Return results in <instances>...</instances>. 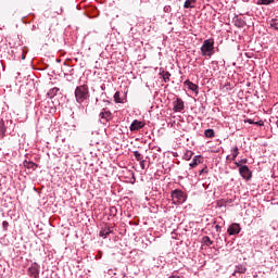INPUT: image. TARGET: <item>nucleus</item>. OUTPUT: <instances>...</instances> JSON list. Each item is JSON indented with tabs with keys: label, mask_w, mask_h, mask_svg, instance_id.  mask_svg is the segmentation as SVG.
<instances>
[{
	"label": "nucleus",
	"mask_w": 278,
	"mask_h": 278,
	"mask_svg": "<svg viewBox=\"0 0 278 278\" xmlns=\"http://www.w3.org/2000/svg\"><path fill=\"white\" fill-rule=\"evenodd\" d=\"M75 99L76 102L79 103V105L90 99V90L88 89L87 85L76 87Z\"/></svg>",
	"instance_id": "obj_1"
},
{
	"label": "nucleus",
	"mask_w": 278,
	"mask_h": 278,
	"mask_svg": "<svg viewBox=\"0 0 278 278\" xmlns=\"http://www.w3.org/2000/svg\"><path fill=\"white\" fill-rule=\"evenodd\" d=\"M200 51L204 58H212L214 55V39H205L200 48Z\"/></svg>",
	"instance_id": "obj_2"
},
{
	"label": "nucleus",
	"mask_w": 278,
	"mask_h": 278,
	"mask_svg": "<svg viewBox=\"0 0 278 278\" xmlns=\"http://www.w3.org/2000/svg\"><path fill=\"white\" fill-rule=\"evenodd\" d=\"M239 175H241L242 179H245V181H251L253 172H251L247 165H243L239 168Z\"/></svg>",
	"instance_id": "obj_3"
},
{
	"label": "nucleus",
	"mask_w": 278,
	"mask_h": 278,
	"mask_svg": "<svg viewBox=\"0 0 278 278\" xmlns=\"http://www.w3.org/2000/svg\"><path fill=\"white\" fill-rule=\"evenodd\" d=\"M172 199L176 200L178 203H186V195L184 191L176 189L172 191Z\"/></svg>",
	"instance_id": "obj_4"
},
{
	"label": "nucleus",
	"mask_w": 278,
	"mask_h": 278,
	"mask_svg": "<svg viewBox=\"0 0 278 278\" xmlns=\"http://www.w3.org/2000/svg\"><path fill=\"white\" fill-rule=\"evenodd\" d=\"M28 275L34 278L40 277V265H38V263H33L28 268Z\"/></svg>",
	"instance_id": "obj_5"
},
{
	"label": "nucleus",
	"mask_w": 278,
	"mask_h": 278,
	"mask_svg": "<svg viewBox=\"0 0 278 278\" xmlns=\"http://www.w3.org/2000/svg\"><path fill=\"white\" fill-rule=\"evenodd\" d=\"M240 231H242V228L240 227V224L238 223H233L231 224L228 229H227V232L230 235V236H238V233H240Z\"/></svg>",
	"instance_id": "obj_6"
},
{
	"label": "nucleus",
	"mask_w": 278,
	"mask_h": 278,
	"mask_svg": "<svg viewBox=\"0 0 278 278\" xmlns=\"http://www.w3.org/2000/svg\"><path fill=\"white\" fill-rule=\"evenodd\" d=\"M100 123L105 125L109 121H112V112L103 110L100 114Z\"/></svg>",
	"instance_id": "obj_7"
},
{
	"label": "nucleus",
	"mask_w": 278,
	"mask_h": 278,
	"mask_svg": "<svg viewBox=\"0 0 278 278\" xmlns=\"http://www.w3.org/2000/svg\"><path fill=\"white\" fill-rule=\"evenodd\" d=\"M174 112H182V110L186 109V104L184 103V100L181 98H177L174 102Z\"/></svg>",
	"instance_id": "obj_8"
},
{
	"label": "nucleus",
	"mask_w": 278,
	"mask_h": 278,
	"mask_svg": "<svg viewBox=\"0 0 278 278\" xmlns=\"http://www.w3.org/2000/svg\"><path fill=\"white\" fill-rule=\"evenodd\" d=\"M9 16H11V18H15V20H21V18H25V15H23V13H21V10L18 9H11L9 11Z\"/></svg>",
	"instance_id": "obj_9"
},
{
	"label": "nucleus",
	"mask_w": 278,
	"mask_h": 278,
	"mask_svg": "<svg viewBox=\"0 0 278 278\" xmlns=\"http://www.w3.org/2000/svg\"><path fill=\"white\" fill-rule=\"evenodd\" d=\"M143 127H144V122H140L138 119H135L130 124V131H140V129H142Z\"/></svg>",
	"instance_id": "obj_10"
},
{
	"label": "nucleus",
	"mask_w": 278,
	"mask_h": 278,
	"mask_svg": "<svg viewBox=\"0 0 278 278\" xmlns=\"http://www.w3.org/2000/svg\"><path fill=\"white\" fill-rule=\"evenodd\" d=\"M184 85L195 94H199V85L190 81V79L185 80Z\"/></svg>",
	"instance_id": "obj_11"
},
{
	"label": "nucleus",
	"mask_w": 278,
	"mask_h": 278,
	"mask_svg": "<svg viewBox=\"0 0 278 278\" xmlns=\"http://www.w3.org/2000/svg\"><path fill=\"white\" fill-rule=\"evenodd\" d=\"M199 164H203V156L201 155H195L193 156L191 163L189 164V166L191 168H197V166H199Z\"/></svg>",
	"instance_id": "obj_12"
},
{
	"label": "nucleus",
	"mask_w": 278,
	"mask_h": 278,
	"mask_svg": "<svg viewBox=\"0 0 278 278\" xmlns=\"http://www.w3.org/2000/svg\"><path fill=\"white\" fill-rule=\"evenodd\" d=\"M112 228L110 227H104L101 229L100 231V238H108V236H110L112 233Z\"/></svg>",
	"instance_id": "obj_13"
},
{
	"label": "nucleus",
	"mask_w": 278,
	"mask_h": 278,
	"mask_svg": "<svg viewBox=\"0 0 278 278\" xmlns=\"http://www.w3.org/2000/svg\"><path fill=\"white\" fill-rule=\"evenodd\" d=\"M231 153H232V156H231V162H235L236 161V157H238V155H240V149H238V146H235L231 148Z\"/></svg>",
	"instance_id": "obj_14"
},
{
	"label": "nucleus",
	"mask_w": 278,
	"mask_h": 278,
	"mask_svg": "<svg viewBox=\"0 0 278 278\" xmlns=\"http://www.w3.org/2000/svg\"><path fill=\"white\" fill-rule=\"evenodd\" d=\"M236 273H239V275H244V273H247V267L244 265H237L232 275H236Z\"/></svg>",
	"instance_id": "obj_15"
},
{
	"label": "nucleus",
	"mask_w": 278,
	"mask_h": 278,
	"mask_svg": "<svg viewBox=\"0 0 278 278\" xmlns=\"http://www.w3.org/2000/svg\"><path fill=\"white\" fill-rule=\"evenodd\" d=\"M160 75L163 78V81H165V84H168V81H170V74L167 71H163L160 73Z\"/></svg>",
	"instance_id": "obj_16"
},
{
	"label": "nucleus",
	"mask_w": 278,
	"mask_h": 278,
	"mask_svg": "<svg viewBox=\"0 0 278 278\" xmlns=\"http://www.w3.org/2000/svg\"><path fill=\"white\" fill-rule=\"evenodd\" d=\"M58 92H60V88L54 87L48 91L47 96L49 97V99H53V97H55Z\"/></svg>",
	"instance_id": "obj_17"
},
{
	"label": "nucleus",
	"mask_w": 278,
	"mask_h": 278,
	"mask_svg": "<svg viewBox=\"0 0 278 278\" xmlns=\"http://www.w3.org/2000/svg\"><path fill=\"white\" fill-rule=\"evenodd\" d=\"M5 122L3 119H0V138H3L5 136Z\"/></svg>",
	"instance_id": "obj_18"
},
{
	"label": "nucleus",
	"mask_w": 278,
	"mask_h": 278,
	"mask_svg": "<svg viewBox=\"0 0 278 278\" xmlns=\"http://www.w3.org/2000/svg\"><path fill=\"white\" fill-rule=\"evenodd\" d=\"M202 242L205 244V247H212V244H214V241H212L208 236H204L202 238Z\"/></svg>",
	"instance_id": "obj_19"
},
{
	"label": "nucleus",
	"mask_w": 278,
	"mask_h": 278,
	"mask_svg": "<svg viewBox=\"0 0 278 278\" xmlns=\"http://www.w3.org/2000/svg\"><path fill=\"white\" fill-rule=\"evenodd\" d=\"M192 155H194V152L187 150L184 154V160H186L187 162H189V160H192Z\"/></svg>",
	"instance_id": "obj_20"
},
{
	"label": "nucleus",
	"mask_w": 278,
	"mask_h": 278,
	"mask_svg": "<svg viewBox=\"0 0 278 278\" xmlns=\"http://www.w3.org/2000/svg\"><path fill=\"white\" fill-rule=\"evenodd\" d=\"M24 166L26 168H31L33 170H36V163H34L31 161H24Z\"/></svg>",
	"instance_id": "obj_21"
},
{
	"label": "nucleus",
	"mask_w": 278,
	"mask_h": 278,
	"mask_svg": "<svg viewBox=\"0 0 278 278\" xmlns=\"http://www.w3.org/2000/svg\"><path fill=\"white\" fill-rule=\"evenodd\" d=\"M275 0H257L256 5H270Z\"/></svg>",
	"instance_id": "obj_22"
},
{
	"label": "nucleus",
	"mask_w": 278,
	"mask_h": 278,
	"mask_svg": "<svg viewBox=\"0 0 278 278\" xmlns=\"http://www.w3.org/2000/svg\"><path fill=\"white\" fill-rule=\"evenodd\" d=\"M204 136H205V138H214V136H215L214 129H212V128L206 129L204 131Z\"/></svg>",
	"instance_id": "obj_23"
},
{
	"label": "nucleus",
	"mask_w": 278,
	"mask_h": 278,
	"mask_svg": "<svg viewBox=\"0 0 278 278\" xmlns=\"http://www.w3.org/2000/svg\"><path fill=\"white\" fill-rule=\"evenodd\" d=\"M194 0H186L184 8H186V10L190 9V8H194Z\"/></svg>",
	"instance_id": "obj_24"
},
{
	"label": "nucleus",
	"mask_w": 278,
	"mask_h": 278,
	"mask_svg": "<svg viewBox=\"0 0 278 278\" xmlns=\"http://www.w3.org/2000/svg\"><path fill=\"white\" fill-rule=\"evenodd\" d=\"M269 25H270V27H273V29H277L278 30V20L277 18H271L269 21Z\"/></svg>",
	"instance_id": "obj_25"
},
{
	"label": "nucleus",
	"mask_w": 278,
	"mask_h": 278,
	"mask_svg": "<svg viewBox=\"0 0 278 278\" xmlns=\"http://www.w3.org/2000/svg\"><path fill=\"white\" fill-rule=\"evenodd\" d=\"M114 101H115V103H123V100L121 99V92L119 91L114 93Z\"/></svg>",
	"instance_id": "obj_26"
},
{
	"label": "nucleus",
	"mask_w": 278,
	"mask_h": 278,
	"mask_svg": "<svg viewBox=\"0 0 278 278\" xmlns=\"http://www.w3.org/2000/svg\"><path fill=\"white\" fill-rule=\"evenodd\" d=\"M134 155H135V159L137 160V162H142L143 156L141 153H139L138 151H134Z\"/></svg>",
	"instance_id": "obj_27"
},
{
	"label": "nucleus",
	"mask_w": 278,
	"mask_h": 278,
	"mask_svg": "<svg viewBox=\"0 0 278 278\" xmlns=\"http://www.w3.org/2000/svg\"><path fill=\"white\" fill-rule=\"evenodd\" d=\"M109 214L110 216H116V214H118V208H116V206H111Z\"/></svg>",
	"instance_id": "obj_28"
},
{
	"label": "nucleus",
	"mask_w": 278,
	"mask_h": 278,
	"mask_svg": "<svg viewBox=\"0 0 278 278\" xmlns=\"http://www.w3.org/2000/svg\"><path fill=\"white\" fill-rule=\"evenodd\" d=\"M207 173H210V169L207 168V166H205L202 169H200L199 175H207Z\"/></svg>",
	"instance_id": "obj_29"
},
{
	"label": "nucleus",
	"mask_w": 278,
	"mask_h": 278,
	"mask_svg": "<svg viewBox=\"0 0 278 278\" xmlns=\"http://www.w3.org/2000/svg\"><path fill=\"white\" fill-rule=\"evenodd\" d=\"M164 12H165L166 14H170V12H173V8H170V5H165V7H164Z\"/></svg>",
	"instance_id": "obj_30"
},
{
	"label": "nucleus",
	"mask_w": 278,
	"mask_h": 278,
	"mask_svg": "<svg viewBox=\"0 0 278 278\" xmlns=\"http://www.w3.org/2000/svg\"><path fill=\"white\" fill-rule=\"evenodd\" d=\"M2 227H3V229H4V231H8V227H10V223H8V222H2Z\"/></svg>",
	"instance_id": "obj_31"
},
{
	"label": "nucleus",
	"mask_w": 278,
	"mask_h": 278,
	"mask_svg": "<svg viewBox=\"0 0 278 278\" xmlns=\"http://www.w3.org/2000/svg\"><path fill=\"white\" fill-rule=\"evenodd\" d=\"M139 164H140V168L142 170H144L146 166H144V159H142L141 161H139Z\"/></svg>",
	"instance_id": "obj_32"
},
{
	"label": "nucleus",
	"mask_w": 278,
	"mask_h": 278,
	"mask_svg": "<svg viewBox=\"0 0 278 278\" xmlns=\"http://www.w3.org/2000/svg\"><path fill=\"white\" fill-rule=\"evenodd\" d=\"M254 125H258V127H264V122L262 121L254 122Z\"/></svg>",
	"instance_id": "obj_33"
},
{
	"label": "nucleus",
	"mask_w": 278,
	"mask_h": 278,
	"mask_svg": "<svg viewBox=\"0 0 278 278\" xmlns=\"http://www.w3.org/2000/svg\"><path fill=\"white\" fill-rule=\"evenodd\" d=\"M239 162H240V164L242 165V164H247V163L249 162V160H247V159H241Z\"/></svg>",
	"instance_id": "obj_34"
},
{
	"label": "nucleus",
	"mask_w": 278,
	"mask_h": 278,
	"mask_svg": "<svg viewBox=\"0 0 278 278\" xmlns=\"http://www.w3.org/2000/svg\"><path fill=\"white\" fill-rule=\"evenodd\" d=\"M105 97H106V93L102 92L101 96H100V99H103V101H105Z\"/></svg>",
	"instance_id": "obj_35"
},
{
	"label": "nucleus",
	"mask_w": 278,
	"mask_h": 278,
	"mask_svg": "<svg viewBox=\"0 0 278 278\" xmlns=\"http://www.w3.org/2000/svg\"><path fill=\"white\" fill-rule=\"evenodd\" d=\"M235 165H236L238 168H241V166H244V165H241L240 161H239V162H235Z\"/></svg>",
	"instance_id": "obj_36"
},
{
	"label": "nucleus",
	"mask_w": 278,
	"mask_h": 278,
	"mask_svg": "<svg viewBox=\"0 0 278 278\" xmlns=\"http://www.w3.org/2000/svg\"><path fill=\"white\" fill-rule=\"evenodd\" d=\"M102 255H103V253L100 251V252H98L97 257H98L99 260H101Z\"/></svg>",
	"instance_id": "obj_37"
},
{
	"label": "nucleus",
	"mask_w": 278,
	"mask_h": 278,
	"mask_svg": "<svg viewBox=\"0 0 278 278\" xmlns=\"http://www.w3.org/2000/svg\"><path fill=\"white\" fill-rule=\"evenodd\" d=\"M215 229H216V231L220 232V229H222V228H220L219 225H216V226H215Z\"/></svg>",
	"instance_id": "obj_38"
},
{
	"label": "nucleus",
	"mask_w": 278,
	"mask_h": 278,
	"mask_svg": "<svg viewBox=\"0 0 278 278\" xmlns=\"http://www.w3.org/2000/svg\"><path fill=\"white\" fill-rule=\"evenodd\" d=\"M248 123H249L250 125H255V122H253V119H248Z\"/></svg>",
	"instance_id": "obj_39"
},
{
	"label": "nucleus",
	"mask_w": 278,
	"mask_h": 278,
	"mask_svg": "<svg viewBox=\"0 0 278 278\" xmlns=\"http://www.w3.org/2000/svg\"><path fill=\"white\" fill-rule=\"evenodd\" d=\"M243 25H244V22L239 21V27H243Z\"/></svg>",
	"instance_id": "obj_40"
},
{
	"label": "nucleus",
	"mask_w": 278,
	"mask_h": 278,
	"mask_svg": "<svg viewBox=\"0 0 278 278\" xmlns=\"http://www.w3.org/2000/svg\"><path fill=\"white\" fill-rule=\"evenodd\" d=\"M226 160H230V162H231V156H230V155H227V156H226Z\"/></svg>",
	"instance_id": "obj_41"
},
{
	"label": "nucleus",
	"mask_w": 278,
	"mask_h": 278,
	"mask_svg": "<svg viewBox=\"0 0 278 278\" xmlns=\"http://www.w3.org/2000/svg\"><path fill=\"white\" fill-rule=\"evenodd\" d=\"M101 90H105V86L104 85L101 86Z\"/></svg>",
	"instance_id": "obj_42"
},
{
	"label": "nucleus",
	"mask_w": 278,
	"mask_h": 278,
	"mask_svg": "<svg viewBox=\"0 0 278 278\" xmlns=\"http://www.w3.org/2000/svg\"><path fill=\"white\" fill-rule=\"evenodd\" d=\"M169 278H179V277H177V276H170Z\"/></svg>",
	"instance_id": "obj_43"
}]
</instances>
